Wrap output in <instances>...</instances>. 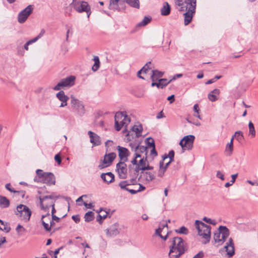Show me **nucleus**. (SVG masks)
<instances>
[{"label": "nucleus", "mask_w": 258, "mask_h": 258, "mask_svg": "<svg viewBox=\"0 0 258 258\" xmlns=\"http://www.w3.org/2000/svg\"><path fill=\"white\" fill-rule=\"evenodd\" d=\"M170 243L169 252L170 258H178L187 249L186 244L181 237H173L171 239Z\"/></svg>", "instance_id": "nucleus-1"}, {"label": "nucleus", "mask_w": 258, "mask_h": 258, "mask_svg": "<svg viewBox=\"0 0 258 258\" xmlns=\"http://www.w3.org/2000/svg\"><path fill=\"white\" fill-rule=\"evenodd\" d=\"M115 128L116 131H119L122 127L125 128L123 133L127 132L126 127L131 121L130 118L126 115L124 112H117L115 116Z\"/></svg>", "instance_id": "nucleus-2"}, {"label": "nucleus", "mask_w": 258, "mask_h": 258, "mask_svg": "<svg viewBox=\"0 0 258 258\" xmlns=\"http://www.w3.org/2000/svg\"><path fill=\"white\" fill-rule=\"evenodd\" d=\"M195 226L198 234L205 240L203 243L206 244L209 242L211 239V226L199 220L196 221Z\"/></svg>", "instance_id": "nucleus-3"}, {"label": "nucleus", "mask_w": 258, "mask_h": 258, "mask_svg": "<svg viewBox=\"0 0 258 258\" xmlns=\"http://www.w3.org/2000/svg\"><path fill=\"white\" fill-rule=\"evenodd\" d=\"M229 235V231L228 229L223 226H220L219 230L214 233V239L216 243H217V246L221 245Z\"/></svg>", "instance_id": "nucleus-4"}, {"label": "nucleus", "mask_w": 258, "mask_h": 258, "mask_svg": "<svg viewBox=\"0 0 258 258\" xmlns=\"http://www.w3.org/2000/svg\"><path fill=\"white\" fill-rule=\"evenodd\" d=\"M57 197L54 194L49 196H45L44 197H39L40 205L41 209L44 211L47 212L51 206L54 205L56 199Z\"/></svg>", "instance_id": "nucleus-5"}, {"label": "nucleus", "mask_w": 258, "mask_h": 258, "mask_svg": "<svg viewBox=\"0 0 258 258\" xmlns=\"http://www.w3.org/2000/svg\"><path fill=\"white\" fill-rule=\"evenodd\" d=\"M16 215L22 220L28 221L30 219L31 212L26 206L20 205L17 207Z\"/></svg>", "instance_id": "nucleus-6"}, {"label": "nucleus", "mask_w": 258, "mask_h": 258, "mask_svg": "<svg viewBox=\"0 0 258 258\" xmlns=\"http://www.w3.org/2000/svg\"><path fill=\"white\" fill-rule=\"evenodd\" d=\"M75 80V77L73 76H70L62 79L53 88V89L55 91H58L64 87H71L74 85Z\"/></svg>", "instance_id": "nucleus-7"}, {"label": "nucleus", "mask_w": 258, "mask_h": 258, "mask_svg": "<svg viewBox=\"0 0 258 258\" xmlns=\"http://www.w3.org/2000/svg\"><path fill=\"white\" fill-rule=\"evenodd\" d=\"M71 103L73 110L80 116H83L85 113L84 106L81 101L71 96Z\"/></svg>", "instance_id": "nucleus-8"}, {"label": "nucleus", "mask_w": 258, "mask_h": 258, "mask_svg": "<svg viewBox=\"0 0 258 258\" xmlns=\"http://www.w3.org/2000/svg\"><path fill=\"white\" fill-rule=\"evenodd\" d=\"M192 2L190 3V7H188L186 12L184 14V23L185 25H188L192 20L193 15L196 12V0H191Z\"/></svg>", "instance_id": "nucleus-9"}, {"label": "nucleus", "mask_w": 258, "mask_h": 258, "mask_svg": "<svg viewBox=\"0 0 258 258\" xmlns=\"http://www.w3.org/2000/svg\"><path fill=\"white\" fill-rule=\"evenodd\" d=\"M136 171L137 172H139L140 170H148L153 169V167L149 165L148 161L147 160V157L144 156H141L138 159V162Z\"/></svg>", "instance_id": "nucleus-10"}, {"label": "nucleus", "mask_w": 258, "mask_h": 258, "mask_svg": "<svg viewBox=\"0 0 258 258\" xmlns=\"http://www.w3.org/2000/svg\"><path fill=\"white\" fill-rule=\"evenodd\" d=\"M33 6L29 5L25 9L21 11L18 15V21L20 24L24 23L29 16L32 13Z\"/></svg>", "instance_id": "nucleus-11"}, {"label": "nucleus", "mask_w": 258, "mask_h": 258, "mask_svg": "<svg viewBox=\"0 0 258 258\" xmlns=\"http://www.w3.org/2000/svg\"><path fill=\"white\" fill-rule=\"evenodd\" d=\"M71 6L75 11L79 13L86 11L88 8L90 6L87 2L79 0H73Z\"/></svg>", "instance_id": "nucleus-12"}, {"label": "nucleus", "mask_w": 258, "mask_h": 258, "mask_svg": "<svg viewBox=\"0 0 258 258\" xmlns=\"http://www.w3.org/2000/svg\"><path fill=\"white\" fill-rule=\"evenodd\" d=\"M195 137L193 135H187L180 141L179 145L183 150H190L192 148Z\"/></svg>", "instance_id": "nucleus-13"}, {"label": "nucleus", "mask_w": 258, "mask_h": 258, "mask_svg": "<svg viewBox=\"0 0 258 258\" xmlns=\"http://www.w3.org/2000/svg\"><path fill=\"white\" fill-rule=\"evenodd\" d=\"M149 149L148 147L144 146H138L136 148L135 150V158L131 161L133 164H137L138 159L139 157H141V156H144L145 157H147V152H148Z\"/></svg>", "instance_id": "nucleus-14"}, {"label": "nucleus", "mask_w": 258, "mask_h": 258, "mask_svg": "<svg viewBox=\"0 0 258 258\" xmlns=\"http://www.w3.org/2000/svg\"><path fill=\"white\" fill-rule=\"evenodd\" d=\"M125 162L119 161L116 166V171L120 178L125 179L127 176V165Z\"/></svg>", "instance_id": "nucleus-15"}, {"label": "nucleus", "mask_w": 258, "mask_h": 258, "mask_svg": "<svg viewBox=\"0 0 258 258\" xmlns=\"http://www.w3.org/2000/svg\"><path fill=\"white\" fill-rule=\"evenodd\" d=\"M155 178V174L146 170H143L140 173L139 180L144 183H149Z\"/></svg>", "instance_id": "nucleus-16"}, {"label": "nucleus", "mask_w": 258, "mask_h": 258, "mask_svg": "<svg viewBox=\"0 0 258 258\" xmlns=\"http://www.w3.org/2000/svg\"><path fill=\"white\" fill-rule=\"evenodd\" d=\"M116 157V154L113 152L106 154L104 156L102 164L99 165V167L100 169H102L104 167L109 166Z\"/></svg>", "instance_id": "nucleus-17"}, {"label": "nucleus", "mask_w": 258, "mask_h": 258, "mask_svg": "<svg viewBox=\"0 0 258 258\" xmlns=\"http://www.w3.org/2000/svg\"><path fill=\"white\" fill-rule=\"evenodd\" d=\"M41 221L44 229L47 231H49L51 228L55 225V223L51 219L50 214L48 213L42 216Z\"/></svg>", "instance_id": "nucleus-18"}, {"label": "nucleus", "mask_w": 258, "mask_h": 258, "mask_svg": "<svg viewBox=\"0 0 258 258\" xmlns=\"http://www.w3.org/2000/svg\"><path fill=\"white\" fill-rule=\"evenodd\" d=\"M191 0H174L176 7L178 11L180 12H184L188 9V7H190V3H192Z\"/></svg>", "instance_id": "nucleus-19"}, {"label": "nucleus", "mask_w": 258, "mask_h": 258, "mask_svg": "<svg viewBox=\"0 0 258 258\" xmlns=\"http://www.w3.org/2000/svg\"><path fill=\"white\" fill-rule=\"evenodd\" d=\"M117 149L118 152V156L120 159V161L126 162L130 154L128 150L120 146L117 147Z\"/></svg>", "instance_id": "nucleus-20"}, {"label": "nucleus", "mask_w": 258, "mask_h": 258, "mask_svg": "<svg viewBox=\"0 0 258 258\" xmlns=\"http://www.w3.org/2000/svg\"><path fill=\"white\" fill-rule=\"evenodd\" d=\"M118 224L114 223L109 228L106 230V234L108 237H114L119 234V231L118 229Z\"/></svg>", "instance_id": "nucleus-21"}, {"label": "nucleus", "mask_w": 258, "mask_h": 258, "mask_svg": "<svg viewBox=\"0 0 258 258\" xmlns=\"http://www.w3.org/2000/svg\"><path fill=\"white\" fill-rule=\"evenodd\" d=\"M40 181L48 185L54 184L55 182V177L52 173L46 172Z\"/></svg>", "instance_id": "nucleus-22"}, {"label": "nucleus", "mask_w": 258, "mask_h": 258, "mask_svg": "<svg viewBox=\"0 0 258 258\" xmlns=\"http://www.w3.org/2000/svg\"><path fill=\"white\" fill-rule=\"evenodd\" d=\"M151 70H153L152 69V64L151 62H147L142 68L141 70H140L137 73V76L139 78L145 79V78L141 76V74H151Z\"/></svg>", "instance_id": "nucleus-23"}, {"label": "nucleus", "mask_w": 258, "mask_h": 258, "mask_svg": "<svg viewBox=\"0 0 258 258\" xmlns=\"http://www.w3.org/2000/svg\"><path fill=\"white\" fill-rule=\"evenodd\" d=\"M224 248L227 252L229 257H232L235 253L234 243L232 238H230L228 242L226 243Z\"/></svg>", "instance_id": "nucleus-24"}, {"label": "nucleus", "mask_w": 258, "mask_h": 258, "mask_svg": "<svg viewBox=\"0 0 258 258\" xmlns=\"http://www.w3.org/2000/svg\"><path fill=\"white\" fill-rule=\"evenodd\" d=\"M88 134L90 138V142L93 146H99L101 144L100 138L99 136L92 131H89Z\"/></svg>", "instance_id": "nucleus-25"}, {"label": "nucleus", "mask_w": 258, "mask_h": 258, "mask_svg": "<svg viewBox=\"0 0 258 258\" xmlns=\"http://www.w3.org/2000/svg\"><path fill=\"white\" fill-rule=\"evenodd\" d=\"M56 97L61 102L59 107H63L67 105V101L69 99V97L65 95L64 92L63 91H60L58 92L56 95Z\"/></svg>", "instance_id": "nucleus-26"}, {"label": "nucleus", "mask_w": 258, "mask_h": 258, "mask_svg": "<svg viewBox=\"0 0 258 258\" xmlns=\"http://www.w3.org/2000/svg\"><path fill=\"white\" fill-rule=\"evenodd\" d=\"M151 79L152 81V83H154L160 80L163 77L164 73L156 70H151Z\"/></svg>", "instance_id": "nucleus-27"}, {"label": "nucleus", "mask_w": 258, "mask_h": 258, "mask_svg": "<svg viewBox=\"0 0 258 258\" xmlns=\"http://www.w3.org/2000/svg\"><path fill=\"white\" fill-rule=\"evenodd\" d=\"M171 81V80L168 81L166 79H160L156 82L152 83L151 86H156L158 88L162 89L166 86H167L170 82Z\"/></svg>", "instance_id": "nucleus-28"}, {"label": "nucleus", "mask_w": 258, "mask_h": 258, "mask_svg": "<svg viewBox=\"0 0 258 258\" xmlns=\"http://www.w3.org/2000/svg\"><path fill=\"white\" fill-rule=\"evenodd\" d=\"M44 33H45V30L44 29H42L40 32V33L37 37L29 40L25 44V45L24 46V49L26 50H28L29 45L36 42L39 39H40L44 35Z\"/></svg>", "instance_id": "nucleus-29"}, {"label": "nucleus", "mask_w": 258, "mask_h": 258, "mask_svg": "<svg viewBox=\"0 0 258 258\" xmlns=\"http://www.w3.org/2000/svg\"><path fill=\"white\" fill-rule=\"evenodd\" d=\"M101 178L103 181L107 183L112 182L114 179V176L111 172H107L106 173H102L101 175Z\"/></svg>", "instance_id": "nucleus-30"}, {"label": "nucleus", "mask_w": 258, "mask_h": 258, "mask_svg": "<svg viewBox=\"0 0 258 258\" xmlns=\"http://www.w3.org/2000/svg\"><path fill=\"white\" fill-rule=\"evenodd\" d=\"M166 159H167V157L165 156L164 157V158H163V159H162V160L160 161L159 169L158 172V176L159 177H162L164 176V173L167 169L163 167V165L164 164V161H166Z\"/></svg>", "instance_id": "nucleus-31"}, {"label": "nucleus", "mask_w": 258, "mask_h": 258, "mask_svg": "<svg viewBox=\"0 0 258 258\" xmlns=\"http://www.w3.org/2000/svg\"><path fill=\"white\" fill-rule=\"evenodd\" d=\"M220 94V90L215 89L208 94V99L212 102L215 101L218 99V95Z\"/></svg>", "instance_id": "nucleus-32"}, {"label": "nucleus", "mask_w": 258, "mask_h": 258, "mask_svg": "<svg viewBox=\"0 0 258 258\" xmlns=\"http://www.w3.org/2000/svg\"><path fill=\"white\" fill-rule=\"evenodd\" d=\"M10 201L4 196H0V207L7 208L10 206Z\"/></svg>", "instance_id": "nucleus-33"}, {"label": "nucleus", "mask_w": 258, "mask_h": 258, "mask_svg": "<svg viewBox=\"0 0 258 258\" xmlns=\"http://www.w3.org/2000/svg\"><path fill=\"white\" fill-rule=\"evenodd\" d=\"M170 7L167 2L163 4V6L161 9V14L162 16H167L170 14Z\"/></svg>", "instance_id": "nucleus-34"}, {"label": "nucleus", "mask_w": 258, "mask_h": 258, "mask_svg": "<svg viewBox=\"0 0 258 258\" xmlns=\"http://www.w3.org/2000/svg\"><path fill=\"white\" fill-rule=\"evenodd\" d=\"M162 228L161 227V226L159 227L158 229L156 230V234L158 235L161 238H162L164 240H166L168 236L169 232H167V234L164 236H162L161 233L162 232L163 229L165 227L167 228V224L165 223L163 225Z\"/></svg>", "instance_id": "nucleus-35"}, {"label": "nucleus", "mask_w": 258, "mask_h": 258, "mask_svg": "<svg viewBox=\"0 0 258 258\" xmlns=\"http://www.w3.org/2000/svg\"><path fill=\"white\" fill-rule=\"evenodd\" d=\"M126 3L130 7L139 9H140V1L139 0H125Z\"/></svg>", "instance_id": "nucleus-36"}, {"label": "nucleus", "mask_w": 258, "mask_h": 258, "mask_svg": "<svg viewBox=\"0 0 258 258\" xmlns=\"http://www.w3.org/2000/svg\"><path fill=\"white\" fill-rule=\"evenodd\" d=\"M119 0H110L109 8L113 11H118Z\"/></svg>", "instance_id": "nucleus-37"}, {"label": "nucleus", "mask_w": 258, "mask_h": 258, "mask_svg": "<svg viewBox=\"0 0 258 258\" xmlns=\"http://www.w3.org/2000/svg\"><path fill=\"white\" fill-rule=\"evenodd\" d=\"M0 230L8 233L10 231L11 228L8 223L0 219Z\"/></svg>", "instance_id": "nucleus-38"}, {"label": "nucleus", "mask_w": 258, "mask_h": 258, "mask_svg": "<svg viewBox=\"0 0 258 258\" xmlns=\"http://www.w3.org/2000/svg\"><path fill=\"white\" fill-rule=\"evenodd\" d=\"M248 135L250 136L251 138H253L255 136L256 132L254 125L251 121H249L248 123Z\"/></svg>", "instance_id": "nucleus-39"}, {"label": "nucleus", "mask_w": 258, "mask_h": 258, "mask_svg": "<svg viewBox=\"0 0 258 258\" xmlns=\"http://www.w3.org/2000/svg\"><path fill=\"white\" fill-rule=\"evenodd\" d=\"M130 185L131 184L126 180L121 181L119 183V186L121 189L128 191L130 192V190H134V189H132L127 187Z\"/></svg>", "instance_id": "nucleus-40"}, {"label": "nucleus", "mask_w": 258, "mask_h": 258, "mask_svg": "<svg viewBox=\"0 0 258 258\" xmlns=\"http://www.w3.org/2000/svg\"><path fill=\"white\" fill-rule=\"evenodd\" d=\"M132 130L133 132L136 133L138 137L141 136V133L143 130L142 125L141 124L135 125H134Z\"/></svg>", "instance_id": "nucleus-41"}, {"label": "nucleus", "mask_w": 258, "mask_h": 258, "mask_svg": "<svg viewBox=\"0 0 258 258\" xmlns=\"http://www.w3.org/2000/svg\"><path fill=\"white\" fill-rule=\"evenodd\" d=\"M11 184L10 183H7L5 185V187L6 188L9 190L10 191V192H14V193H18V194H20L22 197V198H24V196H25V191H23V190H21V191H17V190H14V189L12 188L11 187Z\"/></svg>", "instance_id": "nucleus-42"}, {"label": "nucleus", "mask_w": 258, "mask_h": 258, "mask_svg": "<svg viewBox=\"0 0 258 258\" xmlns=\"http://www.w3.org/2000/svg\"><path fill=\"white\" fill-rule=\"evenodd\" d=\"M151 19H152V18L151 17L145 16V17H144L143 20L137 24V26H138V27L145 26L150 22V21H151Z\"/></svg>", "instance_id": "nucleus-43"}, {"label": "nucleus", "mask_w": 258, "mask_h": 258, "mask_svg": "<svg viewBox=\"0 0 258 258\" xmlns=\"http://www.w3.org/2000/svg\"><path fill=\"white\" fill-rule=\"evenodd\" d=\"M94 213L91 211L88 212L85 214L84 216L85 221L87 222L92 221L94 219Z\"/></svg>", "instance_id": "nucleus-44"}, {"label": "nucleus", "mask_w": 258, "mask_h": 258, "mask_svg": "<svg viewBox=\"0 0 258 258\" xmlns=\"http://www.w3.org/2000/svg\"><path fill=\"white\" fill-rule=\"evenodd\" d=\"M94 61V64L92 67V70L93 71H96L99 68L100 61L98 56H95L93 58Z\"/></svg>", "instance_id": "nucleus-45"}, {"label": "nucleus", "mask_w": 258, "mask_h": 258, "mask_svg": "<svg viewBox=\"0 0 258 258\" xmlns=\"http://www.w3.org/2000/svg\"><path fill=\"white\" fill-rule=\"evenodd\" d=\"M233 150V145L231 143H228L225 148V152L227 153L228 155H231L232 153Z\"/></svg>", "instance_id": "nucleus-46"}, {"label": "nucleus", "mask_w": 258, "mask_h": 258, "mask_svg": "<svg viewBox=\"0 0 258 258\" xmlns=\"http://www.w3.org/2000/svg\"><path fill=\"white\" fill-rule=\"evenodd\" d=\"M175 231L177 233L183 234L186 235L188 233V229L185 226H182L178 229L175 230Z\"/></svg>", "instance_id": "nucleus-47"}, {"label": "nucleus", "mask_w": 258, "mask_h": 258, "mask_svg": "<svg viewBox=\"0 0 258 258\" xmlns=\"http://www.w3.org/2000/svg\"><path fill=\"white\" fill-rule=\"evenodd\" d=\"M235 138L238 142H241L244 139L243 133L241 131H237L234 134Z\"/></svg>", "instance_id": "nucleus-48"}, {"label": "nucleus", "mask_w": 258, "mask_h": 258, "mask_svg": "<svg viewBox=\"0 0 258 258\" xmlns=\"http://www.w3.org/2000/svg\"><path fill=\"white\" fill-rule=\"evenodd\" d=\"M16 231L19 235H21L26 232V229L21 225L18 224L16 228Z\"/></svg>", "instance_id": "nucleus-49"}, {"label": "nucleus", "mask_w": 258, "mask_h": 258, "mask_svg": "<svg viewBox=\"0 0 258 258\" xmlns=\"http://www.w3.org/2000/svg\"><path fill=\"white\" fill-rule=\"evenodd\" d=\"M148 149L149 150L150 148L155 147V143L153 139L151 138H148L146 139Z\"/></svg>", "instance_id": "nucleus-50"}, {"label": "nucleus", "mask_w": 258, "mask_h": 258, "mask_svg": "<svg viewBox=\"0 0 258 258\" xmlns=\"http://www.w3.org/2000/svg\"><path fill=\"white\" fill-rule=\"evenodd\" d=\"M119 2L118 12L124 11L126 8L125 5V3H126L125 0H119Z\"/></svg>", "instance_id": "nucleus-51"}, {"label": "nucleus", "mask_w": 258, "mask_h": 258, "mask_svg": "<svg viewBox=\"0 0 258 258\" xmlns=\"http://www.w3.org/2000/svg\"><path fill=\"white\" fill-rule=\"evenodd\" d=\"M165 156L167 157V159L168 158H169V160H170V161H173L174 160V152L173 150L170 151L168 153V155L164 154L162 156V158L163 159L164 157Z\"/></svg>", "instance_id": "nucleus-52"}, {"label": "nucleus", "mask_w": 258, "mask_h": 258, "mask_svg": "<svg viewBox=\"0 0 258 258\" xmlns=\"http://www.w3.org/2000/svg\"><path fill=\"white\" fill-rule=\"evenodd\" d=\"M145 189V187L143 185L139 184V186L137 189H134V190H130V193L132 194H135L137 193L138 192L142 191Z\"/></svg>", "instance_id": "nucleus-53"}, {"label": "nucleus", "mask_w": 258, "mask_h": 258, "mask_svg": "<svg viewBox=\"0 0 258 258\" xmlns=\"http://www.w3.org/2000/svg\"><path fill=\"white\" fill-rule=\"evenodd\" d=\"M203 220L206 222L212 225H216V221L215 220H212L211 219L206 217L203 218Z\"/></svg>", "instance_id": "nucleus-54"}, {"label": "nucleus", "mask_w": 258, "mask_h": 258, "mask_svg": "<svg viewBox=\"0 0 258 258\" xmlns=\"http://www.w3.org/2000/svg\"><path fill=\"white\" fill-rule=\"evenodd\" d=\"M45 173V172H43V171L40 169H38L36 170V174L38 175L40 181H41V180L43 178Z\"/></svg>", "instance_id": "nucleus-55"}, {"label": "nucleus", "mask_w": 258, "mask_h": 258, "mask_svg": "<svg viewBox=\"0 0 258 258\" xmlns=\"http://www.w3.org/2000/svg\"><path fill=\"white\" fill-rule=\"evenodd\" d=\"M150 149H151V150H150V155L151 156H152L153 158L156 157V156H157V152L156 151L155 146L153 147H152V148H150Z\"/></svg>", "instance_id": "nucleus-56"}, {"label": "nucleus", "mask_w": 258, "mask_h": 258, "mask_svg": "<svg viewBox=\"0 0 258 258\" xmlns=\"http://www.w3.org/2000/svg\"><path fill=\"white\" fill-rule=\"evenodd\" d=\"M216 177L222 180H224L225 179L224 174L220 171H217Z\"/></svg>", "instance_id": "nucleus-57"}, {"label": "nucleus", "mask_w": 258, "mask_h": 258, "mask_svg": "<svg viewBox=\"0 0 258 258\" xmlns=\"http://www.w3.org/2000/svg\"><path fill=\"white\" fill-rule=\"evenodd\" d=\"M54 160H55L56 162H57V163L59 165H60L61 164V157L59 156V155H58V154L55 155L54 156Z\"/></svg>", "instance_id": "nucleus-58"}, {"label": "nucleus", "mask_w": 258, "mask_h": 258, "mask_svg": "<svg viewBox=\"0 0 258 258\" xmlns=\"http://www.w3.org/2000/svg\"><path fill=\"white\" fill-rule=\"evenodd\" d=\"M72 218L76 223H79L80 221V218L79 215H73Z\"/></svg>", "instance_id": "nucleus-59"}, {"label": "nucleus", "mask_w": 258, "mask_h": 258, "mask_svg": "<svg viewBox=\"0 0 258 258\" xmlns=\"http://www.w3.org/2000/svg\"><path fill=\"white\" fill-rule=\"evenodd\" d=\"M204 256V253L202 251L199 252L194 256L193 258H202Z\"/></svg>", "instance_id": "nucleus-60"}, {"label": "nucleus", "mask_w": 258, "mask_h": 258, "mask_svg": "<svg viewBox=\"0 0 258 258\" xmlns=\"http://www.w3.org/2000/svg\"><path fill=\"white\" fill-rule=\"evenodd\" d=\"M237 176H238V174L237 173L234 174H232L231 175L232 179L230 181V182H232V183H234L235 182L236 178L237 177Z\"/></svg>", "instance_id": "nucleus-61"}, {"label": "nucleus", "mask_w": 258, "mask_h": 258, "mask_svg": "<svg viewBox=\"0 0 258 258\" xmlns=\"http://www.w3.org/2000/svg\"><path fill=\"white\" fill-rule=\"evenodd\" d=\"M194 110L196 113H197L198 114L199 113L200 109H199V105L198 104H196L194 105Z\"/></svg>", "instance_id": "nucleus-62"}, {"label": "nucleus", "mask_w": 258, "mask_h": 258, "mask_svg": "<svg viewBox=\"0 0 258 258\" xmlns=\"http://www.w3.org/2000/svg\"><path fill=\"white\" fill-rule=\"evenodd\" d=\"M84 12H86L87 14V17L89 18V17H90V15H91V8L89 6L88 9H87L86 11H85Z\"/></svg>", "instance_id": "nucleus-63"}, {"label": "nucleus", "mask_w": 258, "mask_h": 258, "mask_svg": "<svg viewBox=\"0 0 258 258\" xmlns=\"http://www.w3.org/2000/svg\"><path fill=\"white\" fill-rule=\"evenodd\" d=\"M83 204L88 209H91L93 207L92 204L91 203L87 204L86 202H84Z\"/></svg>", "instance_id": "nucleus-64"}]
</instances>
